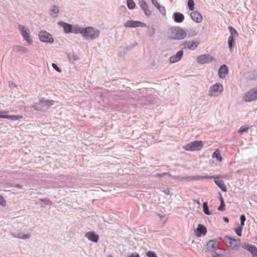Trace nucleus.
I'll return each instance as SVG.
<instances>
[{
  "instance_id": "1",
  "label": "nucleus",
  "mask_w": 257,
  "mask_h": 257,
  "mask_svg": "<svg viewBox=\"0 0 257 257\" xmlns=\"http://www.w3.org/2000/svg\"><path fill=\"white\" fill-rule=\"evenodd\" d=\"M222 241L225 245L234 251H238L241 244L239 238H235L229 236H225L223 238Z\"/></svg>"
},
{
  "instance_id": "2",
  "label": "nucleus",
  "mask_w": 257,
  "mask_h": 257,
  "mask_svg": "<svg viewBox=\"0 0 257 257\" xmlns=\"http://www.w3.org/2000/svg\"><path fill=\"white\" fill-rule=\"evenodd\" d=\"M99 34L98 30L92 27H87L84 28L82 37L86 39L94 40L98 37Z\"/></svg>"
},
{
  "instance_id": "3",
  "label": "nucleus",
  "mask_w": 257,
  "mask_h": 257,
  "mask_svg": "<svg viewBox=\"0 0 257 257\" xmlns=\"http://www.w3.org/2000/svg\"><path fill=\"white\" fill-rule=\"evenodd\" d=\"M186 32L180 27L171 29L170 37L174 40H182L186 37Z\"/></svg>"
},
{
  "instance_id": "4",
  "label": "nucleus",
  "mask_w": 257,
  "mask_h": 257,
  "mask_svg": "<svg viewBox=\"0 0 257 257\" xmlns=\"http://www.w3.org/2000/svg\"><path fill=\"white\" fill-rule=\"evenodd\" d=\"M203 147L202 141H194L187 144L183 148L187 151H194L200 150Z\"/></svg>"
},
{
  "instance_id": "5",
  "label": "nucleus",
  "mask_w": 257,
  "mask_h": 257,
  "mask_svg": "<svg viewBox=\"0 0 257 257\" xmlns=\"http://www.w3.org/2000/svg\"><path fill=\"white\" fill-rule=\"evenodd\" d=\"M54 101L53 100L45 99L44 98H42L38 103H36L34 105L33 107L35 109L39 110L41 109V105L48 108L50 106L54 104Z\"/></svg>"
},
{
  "instance_id": "6",
  "label": "nucleus",
  "mask_w": 257,
  "mask_h": 257,
  "mask_svg": "<svg viewBox=\"0 0 257 257\" xmlns=\"http://www.w3.org/2000/svg\"><path fill=\"white\" fill-rule=\"evenodd\" d=\"M18 29L23 38L29 44L32 43V40L30 38V30L28 28H26L24 26L19 25Z\"/></svg>"
},
{
  "instance_id": "7",
  "label": "nucleus",
  "mask_w": 257,
  "mask_h": 257,
  "mask_svg": "<svg viewBox=\"0 0 257 257\" xmlns=\"http://www.w3.org/2000/svg\"><path fill=\"white\" fill-rule=\"evenodd\" d=\"M223 90V86L219 83H216L212 85L209 88L208 95L210 96H215L217 92H222Z\"/></svg>"
},
{
  "instance_id": "8",
  "label": "nucleus",
  "mask_w": 257,
  "mask_h": 257,
  "mask_svg": "<svg viewBox=\"0 0 257 257\" xmlns=\"http://www.w3.org/2000/svg\"><path fill=\"white\" fill-rule=\"evenodd\" d=\"M257 99V88H252L249 91L247 92L244 96L243 100L246 102H250Z\"/></svg>"
},
{
  "instance_id": "9",
  "label": "nucleus",
  "mask_w": 257,
  "mask_h": 257,
  "mask_svg": "<svg viewBox=\"0 0 257 257\" xmlns=\"http://www.w3.org/2000/svg\"><path fill=\"white\" fill-rule=\"evenodd\" d=\"M199 44V42L198 41H184L181 45L182 49H188L191 50H194Z\"/></svg>"
},
{
  "instance_id": "10",
  "label": "nucleus",
  "mask_w": 257,
  "mask_h": 257,
  "mask_svg": "<svg viewBox=\"0 0 257 257\" xmlns=\"http://www.w3.org/2000/svg\"><path fill=\"white\" fill-rule=\"evenodd\" d=\"M214 58L209 54L201 55L197 57V62L199 64H204L212 62Z\"/></svg>"
},
{
  "instance_id": "11",
  "label": "nucleus",
  "mask_w": 257,
  "mask_h": 257,
  "mask_svg": "<svg viewBox=\"0 0 257 257\" xmlns=\"http://www.w3.org/2000/svg\"><path fill=\"white\" fill-rule=\"evenodd\" d=\"M39 37L40 41L42 42L52 43L54 41L52 35L46 31L40 32Z\"/></svg>"
},
{
  "instance_id": "12",
  "label": "nucleus",
  "mask_w": 257,
  "mask_h": 257,
  "mask_svg": "<svg viewBox=\"0 0 257 257\" xmlns=\"http://www.w3.org/2000/svg\"><path fill=\"white\" fill-rule=\"evenodd\" d=\"M124 26L126 28H136V27H145L146 25L141 22L137 21H127L124 24Z\"/></svg>"
},
{
  "instance_id": "13",
  "label": "nucleus",
  "mask_w": 257,
  "mask_h": 257,
  "mask_svg": "<svg viewBox=\"0 0 257 257\" xmlns=\"http://www.w3.org/2000/svg\"><path fill=\"white\" fill-rule=\"evenodd\" d=\"M218 247L219 246L217 242L214 240H209L206 244L207 250L209 253Z\"/></svg>"
},
{
  "instance_id": "14",
  "label": "nucleus",
  "mask_w": 257,
  "mask_h": 257,
  "mask_svg": "<svg viewBox=\"0 0 257 257\" xmlns=\"http://www.w3.org/2000/svg\"><path fill=\"white\" fill-rule=\"evenodd\" d=\"M183 53H184V52H183V50L179 51L176 53V54L172 56L170 58V62L171 63H176V62L180 61L181 59V58L183 55Z\"/></svg>"
},
{
  "instance_id": "15",
  "label": "nucleus",
  "mask_w": 257,
  "mask_h": 257,
  "mask_svg": "<svg viewBox=\"0 0 257 257\" xmlns=\"http://www.w3.org/2000/svg\"><path fill=\"white\" fill-rule=\"evenodd\" d=\"M139 4L140 7L144 11L145 14L147 16H150L151 15V12L148 9V6L145 0H140Z\"/></svg>"
},
{
  "instance_id": "16",
  "label": "nucleus",
  "mask_w": 257,
  "mask_h": 257,
  "mask_svg": "<svg viewBox=\"0 0 257 257\" xmlns=\"http://www.w3.org/2000/svg\"><path fill=\"white\" fill-rule=\"evenodd\" d=\"M228 73V68L226 65L221 66L218 70V74L220 78H224Z\"/></svg>"
},
{
  "instance_id": "17",
  "label": "nucleus",
  "mask_w": 257,
  "mask_h": 257,
  "mask_svg": "<svg viewBox=\"0 0 257 257\" xmlns=\"http://www.w3.org/2000/svg\"><path fill=\"white\" fill-rule=\"evenodd\" d=\"M58 25L62 27L65 33H70L72 32V25L65 22L60 21L58 23Z\"/></svg>"
},
{
  "instance_id": "18",
  "label": "nucleus",
  "mask_w": 257,
  "mask_h": 257,
  "mask_svg": "<svg viewBox=\"0 0 257 257\" xmlns=\"http://www.w3.org/2000/svg\"><path fill=\"white\" fill-rule=\"evenodd\" d=\"M191 19L197 23H201L202 21L201 15L197 11H194L190 14Z\"/></svg>"
},
{
  "instance_id": "19",
  "label": "nucleus",
  "mask_w": 257,
  "mask_h": 257,
  "mask_svg": "<svg viewBox=\"0 0 257 257\" xmlns=\"http://www.w3.org/2000/svg\"><path fill=\"white\" fill-rule=\"evenodd\" d=\"M207 232L206 228L202 224H199L196 229V233L197 236H201L202 235H205Z\"/></svg>"
},
{
  "instance_id": "20",
  "label": "nucleus",
  "mask_w": 257,
  "mask_h": 257,
  "mask_svg": "<svg viewBox=\"0 0 257 257\" xmlns=\"http://www.w3.org/2000/svg\"><path fill=\"white\" fill-rule=\"evenodd\" d=\"M224 251L220 247H218L212 251L210 252V253L212 257H222L223 256Z\"/></svg>"
},
{
  "instance_id": "21",
  "label": "nucleus",
  "mask_w": 257,
  "mask_h": 257,
  "mask_svg": "<svg viewBox=\"0 0 257 257\" xmlns=\"http://www.w3.org/2000/svg\"><path fill=\"white\" fill-rule=\"evenodd\" d=\"M59 9L58 6L53 5L50 9V15L53 18H56L58 16Z\"/></svg>"
},
{
  "instance_id": "22",
  "label": "nucleus",
  "mask_w": 257,
  "mask_h": 257,
  "mask_svg": "<svg viewBox=\"0 0 257 257\" xmlns=\"http://www.w3.org/2000/svg\"><path fill=\"white\" fill-rule=\"evenodd\" d=\"M11 234L14 237H17L23 239L29 238L31 237V234L29 233L24 234L21 232H11Z\"/></svg>"
},
{
  "instance_id": "23",
  "label": "nucleus",
  "mask_w": 257,
  "mask_h": 257,
  "mask_svg": "<svg viewBox=\"0 0 257 257\" xmlns=\"http://www.w3.org/2000/svg\"><path fill=\"white\" fill-rule=\"evenodd\" d=\"M86 237L90 241L96 242L98 239V236L93 232H88L86 234Z\"/></svg>"
},
{
  "instance_id": "24",
  "label": "nucleus",
  "mask_w": 257,
  "mask_h": 257,
  "mask_svg": "<svg viewBox=\"0 0 257 257\" xmlns=\"http://www.w3.org/2000/svg\"><path fill=\"white\" fill-rule=\"evenodd\" d=\"M173 16L174 20L176 23H181L184 20V15L180 13L175 12Z\"/></svg>"
},
{
  "instance_id": "25",
  "label": "nucleus",
  "mask_w": 257,
  "mask_h": 257,
  "mask_svg": "<svg viewBox=\"0 0 257 257\" xmlns=\"http://www.w3.org/2000/svg\"><path fill=\"white\" fill-rule=\"evenodd\" d=\"M84 28L79 26V25H76L72 26V32L74 34H81L82 36Z\"/></svg>"
},
{
  "instance_id": "26",
  "label": "nucleus",
  "mask_w": 257,
  "mask_h": 257,
  "mask_svg": "<svg viewBox=\"0 0 257 257\" xmlns=\"http://www.w3.org/2000/svg\"><path fill=\"white\" fill-rule=\"evenodd\" d=\"M215 184L223 192L227 191L226 185L222 180H214Z\"/></svg>"
},
{
  "instance_id": "27",
  "label": "nucleus",
  "mask_w": 257,
  "mask_h": 257,
  "mask_svg": "<svg viewBox=\"0 0 257 257\" xmlns=\"http://www.w3.org/2000/svg\"><path fill=\"white\" fill-rule=\"evenodd\" d=\"M241 246H242V248L247 250L250 253L251 252H252V250L254 249V247H256L255 246H254L253 245L250 244L246 243V242L242 243L241 244Z\"/></svg>"
},
{
  "instance_id": "28",
  "label": "nucleus",
  "mask_w": 257,
  "mask_h": 257,
  "mask_svg": "<svg viewBox=\"0 0 257 257\" xmlns=\"http://www.w3.org/2000/svg\"><path fill=\"white\" fill-rule=\"evenodd\" d=\"M2 118H8L13 120H18L20 118H22V116L20 115H3L1 116Z\"/></svg>"
},
{
  "instance_id": "29",
  "label": "nucleus",
  "mask_w": 257,
  "mask_h": 257,
  "mask_svg": "<svg viewBox=\"0 0 257 257\" xmlns=\"http://www.w3.org/2000/svg\"><path fill=\"white\" fill-rule=\"evenodd\" d=\"M213 158H216L217 161L220 162L222 161V157L218 150H216L212 155Z\"/></svg>"
},
{
  "instance_id": "30",
  "label": "nucleus",
  "mask_w": 257,
  "mask_h": 257,
  "mask_svg": "<svg viewBox=\"0 0 257 257\" xmlns=\"http://www.w3.org/2000/svg\"><path fill=\"white\" fill-rule=\"evenodd\" d=\"M234 38L232 36H230L228 39V47L230 51H232V47L234 44Z\"/></svg>"
},
{
  "instance_id": "31",
  "label": "nucleus",
  "mask_w": 257,
  "mask_h": 257,
  "mask_svg": "<svg viewBox=\"0 0 257 257\" xmlns=\"http://www.w3.org/2000/svg\"><path fill=\"white\" fill-rule=\"evenodd\" d=\"M219 194L220 195V205L218 207V210L222 211H224L225 210V205L224 202L223 201V198L221 196V193H220Z\"/></svg>"
},
{
  "instance_id": "32",
  "label": "nucleus",
  "mask_w": 257,
  "mask_h": 257,
  "mask_svg": "<svg viewBox=\"0 0 257 257\" xmlns=\"http://www.w3.org/2000/svg\"><path fill=\"white\" fill-rule=\"evenodd\" d=\"M203 210L204 213L206 215H210V212L209 210V208L208 207L207 203L206 202H205L203 204Z\"/></svg>"
},
{
  "instance_id": "33",
  "label": "nucleus",
  "mask_w": 257,
  "mask_h": 257,
  "mask_svg": "<svg viewBox=\"0 0 257 257\" xmlns=\"http://www.w3.org/2000/svg\"><path fill=\"white\" fill-rule=\"evenodd\" d=\"M126 2L128 9L133 10L135 8L136 5L133 0H126Z\"/></svg>"
},
{
  "instance_id": "34",
  "label": "nucleus",
  "mask_w": 257,
  "mask_h": 257,
  "mask_svg": "<svg viewBox=\"0 0 257 257\" xmlns=\"http://www.w3.org/2000/svg\"><path fill=\"white\" fill-rule=\"evenodd\" d=\"M69 59L72 62L77 61L79 59L78 56L75 54H70L68 55Z\"/></svg>"
},
{
  "instance_id": "35",
  "label": "nucleus",
  "mask_w": 257,
  "mask_h": 257,
  "mask_svg": "<svg viewBox=\"0 0 257 257\" xmlns=\"http://www.w3.org/2000/svg\"><path fill=\"white\" fill-rule=\"evenodd\" d=\"M187 6L190 11H193L194 9V3L193 0H188Z\"/></svg>"
},
{
  "instance_id": "36",
  "label": "nucleus",
  "mask_w": 257,
  "mask_h": 257,
  "mask_svg": "<svg viewBox=\"0 0 257 257\" xmlns=\"http://www.w3.org/2000/svg\"><path fill=\"white\" fill-rule=\"evenodd\" d=\"M201 176H188L187 178V181H190L194 180H200L202 179Z\"/></svg>"
},
{
  "instance_id": "37",
  "label": "nucleus",
  "mask_w": 257,
  "mask_h": 257,
  "mask_svg": "<svg viewBox=\"0 0 257 257\" xmlns=\"http://www.w3.org/2000/svg\"><path fill=\"white\" fill-rule=\"evenodd\" d=\"M228 29L230 31V36H232V37H235L236 36V35H237V32L234 28L230 26L228 27Z\"/></svg>"
},
{
  "instance_id": "38",
  "label": "nucleus",
  "mask_w": 257,
  "mask_h": 257,
  "mask_svg": "<svg viewBox=\"0 0 257 257\" xmlns=\"http://www.w3.org/2000/svg\"><path fill=\"white\" fill-rule=\"evenodd\" d=\"M16 48L17 49V51L19 52H28V49L23 46H17L16 47Z\"/></svg>"
},
{
  "instance_id": "39",
  "label": "nucleus",
  "mask_w": 257,
  "mask_h": 257,
  "mask_svg": "<svg viewBox=\"0 0 257 257\" xmlns=\"http://www.w3.org/2000/svg\"><path fill=\"white\" fill-rule=\"evenodd\" d=\"M158 10L159 11L160 13L163 16H165L166 15V10H165V7L164 6H161L160 5V7H158V8H157Z\"/></svg>"
},
{
  "instance_id": "40",
  "label": "nucleus",
  "mask_w": 257,
  "mask_h": 257,
  "mask_svg": "<svg viewBox=\"0 0 257 257\" xmlns=\"http://www.w3.org/2000/svg\"><path fill=\"white\" fill-rule=\"evenodd\" d=\"M248 129H249L248 127H246L244 126H241L239 130V133L240 134H242L243 133L246 132Z\"/></svg>"
},
{
  "instance_id": "41",
  "label": "nucleus",
  "mask_w": 257,
  "mask_h": 257,
  "mask_svg": "<svg viewBox=\"0 0 257 257\" xmlns=\"http://www.w3.org/2000/svg\"><path fill=\"white\" fill-rule=\"evenodd\" d=\"M235 231L237 234V235L239 236H241V232H242V226H240L238 228H236L235 229Z\"/></svg>"
},
{
  "instance_id": "42",
  "label": "nucleus",
  "mask_w": 257,
  "mask_h": 257,
  "mask_svg": "<svg viewBox=\"0 0 257 257\" xmlns=\"http://www.w3.org/2000/svg\"><path fill=\"white\" fill-rule=\"evenodd\" d=\"M240 225L241 226H242L244 225V222L245 221V220H246L245 216L244 215H240Z\"/></svg>"
},
{
  "instance_id": "43",
  "label": "nucleus",
  "mask_w": 257,
  "mask_h": 257,
  "mask_svg": "<svg viewBox=\"0 0 257 257\" xmlns=\"http://www.w3.org/2000/svg\"><path fill=\"white\" fill-rule=\"evenodd\" d=\"M187 177H182L179 176H176L173 177L174 179L179 180H186Z\"/></svg>"
},
{
  "instance_id": "44",
  "label": "nucleus",
  "mask_w": 257,
  "mask_h": 257,
  "mask_svg": "<svg viewBox=\"0 0 257 257\" xmlns=\"http://www.w3.org/2000/svg\"><path fill=\"white\" fill-rule=\"evenodd\" d=\"M147 255L148 257H158L155 253L152 251H148Z\"/></svg>"
},
{
  "instance_id": "45",
  "label": "nucleus",
  "mask_w": 257,
  "mask_h": 257,
  "mask_svg": "<svg viewBox=\"0 0 257 257\" xmlns=\"http://www.w3.org/2000/svg\"><path fill=\"white\" fill-rule=\"evenodd\" d=\"M0 204L4 206L6 205V201L4 198L0 195Z\"/></svg>"
},
{
  "instance_id": "46",
  "label": "nucleus",
  "mask_w": 257,
  "mask_h": 257,
  "mask_svg": "<svg viewBox=\"0 0 257 257\" xmlns=\"http://www.w3.org/2000/svg\"><path fill=\"white\" fill-rule=\"evenodd\" d=\"M251 254L252 255V257H257V248L256 247H254V249L252 250V252H251Z\"/></svg>"
},
{
  "instance_id": "47",
  "label": "nucleus",
  "mask_w": 257,
  "mask_h": 257,
  "mask_svg": "<svg viewBox=\"0 0 257 257\" xmlns=\"http://www.w3.org/2000/svg\"><path fill=\"white\" fill-rule=\"evenodd\" d=\"M196 35V32L194 30H191L190 32L188 34V37H193Z\"/></svg>"
},
{
  "instance_id": "48",
  "label": "nucleus",
  "mask_w": 257,
  "mask_h": 257,
  "mask_svg": "<svg viewBox=\"0 0 257 257\" xmlns=\"http://www.w3.org/2000/svg\"><path fill=\"white\" fill-rule=\"evenodd\" d=\"M151 1L153 5H154L156 8L160 7V4L158 3L157 0H151Z\"/></svg>"
},
{
  "instance_id": "49",
  "label": "nucleus",
  "mask_w": 257,
  "mask_h": 257,
  "mask_svg": "<svg viewBox=\"0 0 257 257\" xmlns=\"http://www.w3.org/2000/svg\"><path fill=\"white\" fill-rule=\"evenodd\" d=\"M52 67L58 72H61L60 69L57 66V65L56 64L53 63Z\"/></svg>"
},
{
  "instance_id": "50",
  "label": "nucleus",
  "mask_w": 257,
  "mask_h": 257,
  "mask_svg": "<svg viewBox=\"0 0 257 257\" xmlns=\"http://www.w3.org/2000/svg\"><path fill=\"white\" fill-rule=\"evenodd\" d=\"M202 178V179H213V178H214L213 176H203L201 177Z\"/></svg>"
},
{
  "instance_id": "51",
  "label": "nucleus",
  "mask_w": 257,
  "mask_h": 257,
  "mask_svg": "<svg viewBox=\"0 0 257 257\" xmlns=\"http://www.w3.org/2000/svg\"><path fill=\"white\" fill-rule=\"evenodd\" d=\"M41 200L46 204H51L52 203L49 200L46 199H42Z\"/></svg>"
},
{
  "instance_id": "52",
  "label": "nucleus",
  "mask_w": 257,
  "mask_h": 257,
  "mask_svg": "<svg viewBox=\"0 0 257 257\" xmlns=\"http://www.w3.org/2000/svg\"><path fill=\"white\" fill-rule=\"evenodd\" d=\"M165 174H164V173H161V174L158 173V174H157L155 175V177H157V178H161L162 177L165 176Z\"/></svg>"
},
{
  "instance_id": "53",
  "label": "nucleus",
  "mask_w": 257,
  "mask_h": 257,
  "mask_svg": "<svg viewBox=\"0 0 257 257\" xmlns=\"http://www.w3.org/2000/svg\"><path fill=\"white\" fill-rule=\"evenodd\" d=\"M9 86L11 88H14V87H16V84L13 82H9Z\"/></svg>"
},
{
  "instance_id": "54",
  "label": "nucleus",
  "mask_w": 257,
  "mask_h": 257,
  "mask_svg": "<svg viewBox=\"0 0 257 257\" xmlns=\"http://www.w3.org/2000/svg\"><path fill=\"white\" fill-rule=\"evenodd\" d=\"M163 192L166 194V195H169L170 194V190L168 189L163 190Z\"/></svg>"
},
{
  "instance_id": "55",
  "label": "nucleus",
  "mask_w": 257,
  "mask_h": 257,
  "mask_svg": "<svg viewBox=\"0 0 257 257\" xmlns=\"http://www.w3.org/2000/svg\"><path fill=\"white\" fill-rule=\"evenodd\" d=\"M130 257H140V255L139 253H133L130 256Z\"/></svg>"
},
{
  "instance_id": "56",
  "label": "nucleus",
  "mask_w": 257,
  "mask_h": 257,
  "mask_svg": "<svg viewBox=\"0 0 257 257\" xmlns=\"http://www.w3.org/2000/svg\"><path fill=\"white\" fill-rule=\"evenodd\" d=\"M150 32L153 34L155 32V29L154 28H151L150 30Z\"/></svg>"
},
{
  "instance_id": "57",
  "label": "nucleus",
  "mask_w": 257,
  "mask_h": 257,
  "mask_svg": "<svg viewBox=\"0 0 257 257\" xmlns=\"http://www.w3.org/2000/svg\"><path fill=\"white\" fill-rule=\"evenodd\" d=\"M213 176L214 177V178H213V179H219V178H220L222 177L221 175Z\"/></svg>"
},
{
  "instance_id": "58",
  "label": "nucleus",
  "mask_w": 257,
  "mask_h": 257,
  "mask_svg": "<svg viewBox=\"0 0 257 257\" xmlns=\"http://www.w3.org/2000/svg\"><path fill=\"white\" fill-rule=\"evenodd\" d=\"M14 186L15 187L18 188H22V186L20 185H19V184L16 185H15Z\"/></svg>"
},
{
  "instance_id": "59",
  "label": "nucleus",
  "mask_w": 257,
  "mask_h": 257,
  "mask_svg": "<svg viewBox=\"0 0 257 257\" xmlns=\"http://www.w3.org/2000/svg\"><path fill=\"white\" fill-rule=\"evenodd\" d=\"M194 202H196L199 206L200 205V202L199 200H195Z\"/></svg>"
},
{
  "instance_id": "60",
  "label": "nucleus",
  "mask_w": 257,
  "mask_h": 257,
  "mask_svg": "<svg viewBox=\"0 0 257 257\" xmlns=\"http://www.w3.org/2000/svg\"><path fill=\"white\" fill-rule=\"evenodd\" d=\"M223 220L226 222H229V219L227 217H224L223 218Z\"/></svg>"
},
{
  "instance_id": "61",
  "label": "nucleus",
  "mask_w": 257,
  "mask_h": 257,
  "mask_svg": "<svg viewBox=\"0 0 257 257\" xmlns=\"http://www.w3.org/2000/svg\"><path fill=\"white\" fill-rule=\"evenodd\" d=\"M165 176H168V177H171V174L170 173H164Z\"/></svg>"
},
{
  "instance_id": "62",
  "label": "nucleus",
  "mask_w": 257,
  "mask_h": 257,
  "mask_svg": "<svg viewBox=\"0 0 257 257\" xmlns=\"http://www.w3.org/2000/svg\"><path fill=\"white\" fill-rule=\"evenodd\" d=\"M0 113H7V112H6V111H4V112H0Z\"/></svg>"
},
{
  "instance_id": "63",
  "label": "nucleus",
  "mask_w": 257,
  "mask_h": 257,
  "mask_svg": "<svg viewBox=\"0 0 257 257\" xmlns=\"http://www.w3.org/2000/svg\"><path fill=\"white\" fill-rule=\"evenodd\" d=\"M1 116H2V114H0V118H2Z\"/></svg>"
},
{
  "instance_id": "64",
  "label": "nucleus",
  "mask_w": 257,
  "mask_h": 257,
  "mask_svg": "<svg viewBox=\"0 0 257 257\" xmlns=\"http://www.w3.org/2000/svg\"><path fill=\"white\" fill-rule=\"evenodd\" d=\"M108 257H112V256H111V255H109Z\"/></svg>"
}]
</instances>
